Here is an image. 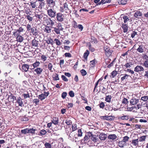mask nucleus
<instances>
[{"label": "nucleus", "instance_id": "3c124183", "mask_svg": "<svg viewBox=\"0 0 148 148\" xmlns=\"http://www.w3.org/2000/svg\"><path fill=\"white\" fill-rule=\"evenodd\" d=\"M132 65L131 62L127 63L124 65V66L126 68H130Z\"/></svg>", "mask_w": 148, "mask_h": 148}, {"label": "nucleus", "instance_id": "2eb2a0df", "mask_svg": "<svg viewBox=\"0 0 148 148\" xmlns=\"http://www.w3.org/2000/svg\"><path fill=\"white\" fill-rule=\"evenodd\" d=\"M100 118L102 119L110 121H112L113 119L112 116H101L100 117Z\"/></svg>", "mask_w": 148, "mask_h": 148}, {"label": "nucleus", "instance_id": "72a5a7b5", "mask_svg": "<svg viewBox=\"0 0 148 148\" xmlns=\"http://www.w3.org/2000/svg\"><path fill=\"white\" fill-rule=\"evenodd\" d=\"M47 133V132L46 131L42 129L40 130L39 134H38V135L40 136H43L45 135Z\"/></svg>", "mask_w": 148, "mask_h": 148}, {"label": "nucleus", "instance_id": "cd10ccee", "mask_svg": "<svg viewBox=\"0 0 148 148\" xmlns=\"http://www.w3.org/2000/svg\"><path fill=\"white\" fill-rule=\"evenodd\" d=\"M8 99H9L11 101H13L14 99L16 100V98L12 94H11L10 95L8 96Z\"/></svg>", "mask_w": 148, "mask_h": 148}, {"label": "nucleus", "instance_id": "79ce46f5", "mask_svg": "<svg viewBox=\"0 0 148 148\" xmlns=\"http://www.w3.org/2000/svg\"><path fill=\"white\" fill-rule=\"evenodd\" d=\"M137 50V51L140 53L143 52V46L142 45H139Z\"/></svg>", "mask_w": 148, "mask_h": 148}, {"label": "nucleus", "instance_id": "7c9ffc66", "mask_svg": "<svg viewBox=\"0 0 148 148\" xmlns=\"http://www.w3.org/2000/svg\"><path fill=\"white\" fill-rule=\"evenodd\" d=\"M44 1H40V3H39V5L38 7V8H39L41 9L44 8V7L46 3H45V2Z\"/></svg>", "mask_w": 148, "mask_h": 148}, {"label": "nucleus", "instance_id": "2f4dec72", "mask_svg": "<svg viewBox=\"0 0 148 148\" xmlns=\"http://www.w3.org/2000/svg\"><path fill=\"white\" fill-rule=\"evenodd\" d=\"M46 43L48 44H51L52 45L53 44V41L51 38H47L45 40Z\"/></svg>", "mask_w": 148, "mask_h": 148}, {"label": "nucleus", "instance_id": "bb28decb", "mask_svg": "<svg viewBox=\"0 0 148 148\" xmlns=\"http://www.w3.org/2000/svg\"><path fill=\"white\" fill-rule=\"evenodd\" d=\"M129 119V116L128 115H123L119 117V119H121L123 120H127Z\"/></svg>", "mask_w": 148, "mask_h": 148}, {"label": "nucleus", "instance_id": "6e6d98bb", "mask_svg": "<svg viewBox=\"0 0 148 148\" xmlns=\"http://www.w3.org/2000/svg\"><path fill=\"white\" fill-rule=\"evenodd\" d=\"M57 24V25L56 27L60 29L61 31H62L63 30V28L62 27L61 23H58Z\"/></svg>", "mask_w": 148, "mask_h": 148}, {"label": "nucleus", "instance_id": "09e8293b", "mask_svg": "<svg viewBox=\"0 0 148 148\" xmlns=\"http://www.w3.org/2000/svg\"><path fill=\"white\" fill-rule=\"evenodd\" d=\"M36 131L35 129H34L33 128L31 129H28V133H30L32 134H34L35 133V131Z\"/></svg>", "mask_w": 148, "mask_h": 148}, {"label": "nucleus", "instance_id": "0e129e2a", "mask_svg": "<svg viewBox=\"0 0 148 148\" xmlns=\"http://www.w3.org/2000/svg\"><path fill=\"white\" fill-rule=\"evenodd\" d=\"M117 74V72L116 71H113L111 73V75L112 78L114 77Z\"/></svg>", "mask_w": 148, "mask_h": 148}, {"label": "nucleus", "instance_id": "4be33fe9", "mask_svg": "<svg viewBox=\"0 0 148 148\" xmlns=\"http://www.w3.org/2000/svg\"><path fill=\"white\" fill-rule=\"evenodd\" d=\"M107 137V135L104 133H101L99 135V138L101 140H105Z\"/></svg>", "mask_w": 148, "mask_h": 148}, {"label": "nucleus", "instance_id": "4468645a", "mask_svg": "<svg viewBox=\"0 0 148 148\" xmlns=\"http://www.w3.org/2000/svg\"><path fill=\"white\" fill-rule=\"evenodd\" d=\"M43 17V15L41 13L40 14L35 13L34 16H33V17H35L37 20L39 21L42 20Z\"/></svg>", "mask_w": 148, "mask_h": 148}, {"label": "nucleus", "instance_id": "c85d7f7f", "mask_svg": "<svg viewBox=\"0 0 148 148\" xmlns=\"http://www.w3.org/2000/svg\"><path fill=\"white\" fill-rule=\"evenodd\" d=\"M122 27L124 32L125 33L127 32L128 31V26L126 24H122Z\"/></svg>", "mask_w": 148, "mask_h": 148}, {"label": "nucleus", "instance_id": "e2e57ef3", "mask_svg": "<svg viewBox=\"0 0 148 148\" xmlns=\"http://www.w3.org/2000/svg\"><path fill=\"white\" fill-rule=\"evenodd\" d=\"M47 59V57L45 55H42L41 56V59L42 60L43 62H45Z\"/></svg>", "mask_w": 148, "mask_h": 148}, {"label": "nucleus", "instance_id": "f257e3e1", "mask_svg": "<svg viewBox=\"0 0 148 148\" xmlns=\"http://www.w3.org/2000/svg\"><path fill=\"white\" fill-rule=\"evenodd\" d=\"M47 9V14L49 17L51 18H53L56 16L57 14L56 11L53 8Z\"/></svg>", "mask_w": 148, "mask_h": 148}, {"label": "nucleus", "instance_id": "dca6fc26", "mask_svg": "<svg viewBox=\"0 0 148 148\" xmlns=\"http://www.w3.org/2000/svg\"><path fill=\"white\" fill-rule=\"evenodd\" d=\"M29 68V65L27 64H23L22 66V71L27 72Z\"/></svg>", "mask_w": 148, "mask_h": 148}, {"label": "nucleus", "instance_id": "680f3d73", "mask_svg": "<svg viewBox=\"0 0 148 148\" xmlns=\"http://www.w3.org/2000/svg\"><path fill=\"white\" fill-rule=\"evenodd\" d=\"M22 95L23 96L24 99H26L27 98H29L30 96L29 93L27 92V94L24 93Z\"/></svg>", "mask_w": 148, "mask_h": 148}, {"label": "nucleus", "instance_id": "ddd939ff", "mask_svg": "<svg viewBox=\"0 0 148 148\" xmlns=\"http://www.w3.org/2000/svg\"><path fill=\"white\" fill-rule=\"evenodd\" d=\"M138 102V99L135 98H133L131 99L130 101V103L132 105L136 104H137Z\"/></svg>", "mask_w": 148, "mask_h": 148}, {"label": "nucleus", "instance_id": "9b49d317", "mask_svg": "<svg viewBox=\"0 0 148 148\" xmlns=\"http://www.w3.org/2000/svg\"><path fill=\"white\" fill-rule=\"evenodd\" d=\"M14 36L16 37V40L17 41L21 42L23 40V38L21 36L19 35L18 34H14Z\"/></svg>", "mask_w": 148, "mask_h": 148}, {"label": "nucleus", "instance_id": "473e14b6", "mask_svg": "<svg viewBox=\"0 0 148 148\" xmlns=\"http://www.w3.org/2000/svg\"><path fill=\"white\" fill-rule=\"evenodd\" d=\"M17 102L19 106H22L23 104V102L22 101L21 98L20 97H19L17 99Z\"/></svg>", "mask_w": 148, "mask_h": 148}, {"label": "nucleus", "instance_id": "774afa93", "mask_svg": "<svg viewBox=\"0 0 148 148\" xmlns=\"http://www.w3.org/2000/svg\"><path fill=\"white\" fill-rule=\"evenodd\" d=\"M123 18L124 20V22L125 23H126L129 20V18L128 17L125 16H123Z\"/></svg>", "mask_w": 148, "mask_h": 148}, {"label": "nucleus", "instance_id": "603ef678", "mask_svg": "<svg viewBox=\"0 0 148 148\" xmlns=\"http://www.w3.org/2000/svg\"><path fill=\"white\" fill-rule=\"evenodd\" d=\"M54 41L55 42V43L56 44V45L58 46L60 45H61L60 41L58 39L55 38L54 40Z\"/></svg>", "mask_w": 148, "mask_h": 148}, {"label": "nucleus", "instance_id": "a19ab883", "mask_svg": "<svg viewBox=\"0 0 148 148\" xmlns=\"http://www.w3.org/2000/svg\"><path fill=\"white\" fill-rule=\"evenodd\" d=\"M140 99L144 101L147 102L148 101V96L145 95L141 97Z\"/></svg>", "mask_w": 148, "mask_h": 148}, {"label": "nucleus", "instance_id": "39448f33", "mask_svg": "<svg viewBox=\"0 0 148 148\" xmlns=\"http://www.w3.org/2000/svg\"><path fill=\"white\" fill-rule=\"evenodd\" d=\"M103 49L105 51V53L106 56H109L111 54L112 51L110 49L108 46L105 45L103 47Z\"/></svg>", "mask_w": 148, "mask_h": 148}, {"label": "nucleus", "instance_id": "c03bdc74", "mask_svg": "<svg viewBox=\"0 0 148 148\" xmlns=\"http://www.w3.org/2000/svg\"><path fill=\"white\" fill-rule=\"evenodd\" d=\"M48 67L49 70L51 72L53 71L52 70V68H53V66L52 63H49L48 64Z\"/></svg>", "mask_w": 148, "mask_h": 148}, {"label": "nucleus", "instance_id": "f8f14e48", "mask_svg": "<svg viewBox=\"0 0 148 148\" xmlns=\"http://www.w3.org/2000/svg\"><path fill=\"white\" fill-rule=\"evenodd\" d=\"M144 70V68L141 66L138 65L134 68V71L136 72L143 71Z\"/></svg>", "mask_w": 148, "mask_h": 148}, {"label": "nucleus", "instance_id": "412c9836", "mask_svg": "<svg viewBox=\"0 0 148 148\" xmlns=\"http://www.w3.org/2000/svg\"><path fill=\"white\" fill-rule=\"evenodd\" d=\"M142 13L140 11H137L134 14V16L137 18H140L142 16Z\"/></svg>", "mask_w": 148, "mask_h": 148}, {"label": "nucleus", "instance_id": "37998d69", "mask_svg": "<svg viewBox=\"0 0 148 148\" xmlns=\"http://www.w3.org/2000/svg\"><path fill=\"white\" fill-rule=\"evenodd\" d=\"M91 139L94 142H97L98 140V138L96 136L92 135V136H91Z\"/></svg>", "mask_w": 148, "mask_h": 148}, {"label": "nucleus", "instance_id": "052dcab7", "mask_svg": "<svg viewBox=\"0 0 148 148\" xmlns=\"http://www.w3.org/2000/svg\"><path fill=\"white\" fill-rule=\"evenodd\" d=\"M143 66L145 68H148V60L144 61L143 64Z\"/></svg>", "mask_w": 148, "mask_h": 148}, {"label": "nucleus", "instance_id": "f3484780", "mask_svg": "<svg viewBox=\"0 0 148 148\" xmlns=\"http://www.w3.org/2000/svg\"><path fill=\"white\" fill-rule=\"evenodd\" d=\"M30 32L32 33L33 35L35 36L38 35V31L35 27H32V29L30 31Z\"/></svg>", "mask_w": 148, "mask_h": 148}, {"label": "nucleus", "instance_id": "ea45409f", "mask_svg": "<svg viewBox=\"0 0 148 148\" xmlns=\"http://www.w3.org/2000/svg\"><path fill=\"white\" fill-rule=\"evenodd\" d=\"M112 98V97L110 95L106 96L105 98V101L108 102H110L111 101V99Z\"/></svg>", "mask_w": 148, "mask_h": 148}, {"label": "nucleus", "instance_id": "8fccbe9b", "mask_svg": "<svg viewBox=\"0 0 148 148\" xmlns=\"http://www.w3.org/2000/svg\"><path fill=\"white\" fill-rule=\"evenodd\" d=\"M25 12L27 15L31 14L30 13L31 12L30 9L29 8H27L25 10Z\"/></svg>", "mask_w": 148, "mask_h": 148}, {"label": "nucleus", "instance_id": "4d7b16f0", "mask_svg": "<svg viewBox=\"0 0 148 148\" xmlns=\"http://www.w3.org/2000/svg\"><path fill=\"white\" fill-rule=\"evenodd\" d=\"M28 130V128H26L23 130H22L21 131V133L22 134H28V132H27Z\"/></svg>", "mask_w": 148, "mask_h": 148}, {"label": "nucleus", "instance_id": "e433bc0d", "mask_svg": "<svg viewBox=\"0 0 148 148\" xmlns=\"http://www.w3.org/2000/svg\"><path fill=\"white\" fill-rule=\"evenodd\" d=\"M30 15H31V14L26 15L25 16V18L29 21V22L32 21L33 20V17L30 16Z\"/></svg>", "mask_w": 148, "mask_h": 148}, {"label": "nucleus", "instance_id": "6e6552de", "mask_svg": "<svg viewBox=\"0 0 148 148\" xmlns=\"http://www.w3.org/2000/svg\"><path fill=\"white\" fill-rule=\"evenodd\" d=\"M37 1H33L32 0H30V5L31 6V8L32 9H34L36 10L38 8L37 7V5L36 4V2Z\"/></svg>", "mask_w": 148, "mask_h": 148}, {"label": "nucleus", "instance_id": "69168bd1", "mask_svg": "<svg viewBox=\"0 0 148 148\" xmlns=\"http://www.w3.org/2000/svg\"><path fill=\"white\" fill-rule=\"evenodd\" d=\"M34 103H35V105H38L39 102V101L38 99H35L33 100Z\"/></svg>", "mask_w": 148, "mask_h": 148}, {"label": "nucleus", "instance_id": "6ab92c4d", "mask_svg": "<svg viewBox=\"0 0 148 148\" xmlns=\"http://www.w3.org/2000/svg\"><path fill=\"white\" fill-rule=\"evenodd\" d=\"M121 76H122L121 79L122 81H124L125 80H126V79H127L129 77H130V75L126 74H122L121 75Z\"/></svg>", "mask_w": 148, "mask_h": 148}, {"label": "nucleus", "instance_id": "de8ad7c7", "mask_svg": "<svg viewBox=\"0 0 148 148\" xmlns=\"http://www.w3.org/2000/svg\"><path fill=\"white\" fill-rule=\"evenodd\" d=\"M38 97L39 99H40L41 101L44 99L46 98L45 95H44L43 94H42L41 95H39Z\"/></svg>", "mask_w": 148, "mask_h": 148}, {"label": "nucleus", "instance_id": "f03ea898", "mask_svg": "<svg viewBox=\"0 0 148 148\" xmlns=\"http://www.w3.org/2000/svg\"><path fill=\"white\" fill-rule=\"evenodd\" d=\"M60 11L62 12L69 13H71V11L68 8L66 3H64L63 5L60 7Z\"/></svg>", "mask_w": 148, "mask_h": 148}, {"label": "nucleus", "instance_id": "a878e982", "mask_svg": "<svg viewBox=\"0 0 148 148\" xmlns=\"http://www.w3.org/2000/svg\"><path fill=\"white\" fill-rule=\"evenodd\" d=\"M75 27L79 29L80 30V31H82L83 28V27L82 25L79 24L77 25V23L75 21Z\"/></svg>", "mask_w": 148, "mask_h": 148}, {"label": "nucleus", "instance_id": "13d9d810", "mask_svg": "<svg viewBox=\"0 0 148 148\" xmlns=\"http://www.w3.org/2000/svg\"><path fill=\"white\" fill-rule=\"evenodd\" d=\"M21 120L22 121H28L29 119L27 117L25 116L21 118Z\"/></svg>", "mask_w": 148, "mask_h": 148}, {"label": "nucleus", "instance_id": "c756f323", "mask_svg": "<svg viewBox=\"0 0 148 148\" xmlns=\"http://www.w3.org/2000/svg\"><path fill=\"white\" fill-rule=\"evenodd\" d=\"M138 139L133 140L132 144L134 146H136L138 145Z\"/></svg>", "mask_w": 148, "mask_h": 148}, {"label": "nucleus", "instance_id": "58836bf2", "mask_svg": "<svg viewBox=\"0 0 148 148\" xmlns=\"http://www.w3.org/2000/svg\"><path fill=\"white\" fill-rule=\"evenodd\" d=\"M40 64V63L39 62L36 61L35 62L33 63L32 65L34 68H37L39 66Z\"/></svg>", "mask_w": 148, "mask_h": 148}, {"label": "nucleus", "instance_id": "7ed1b4c3", "mask_svg": "<svg viewBox=\"0 0 148 148\" xmlns=\"http://www.w3.org/2000/svg\"><path fill=\"white\" fill-rule=\"evenodd\" d=\"M46 4L47 6L46 8L48 9L49 7H53L55 5V2L54 0H46Z\"/></svg>", "mask_w": 148, "mask_h": 148}, {"label": "nucleus", "instance_id": "5fc2aeb1", "mask_svg": "<svg viewBox=\"0 0 148 148\" xmlns=\"http://www.w3.org/2000/svg\"><path fill=\"white\" fill-rule=\"evenodd\" d=\"M27 30L29 32H30L32 30V27L31 25L29 24H28L27 25Z\"/></svg>", "mask_w": 148, "mask_h": 148}, {"label": "nucleus", "instance_id": "4c0bfd02", "mask_svg": "<svg viewBox=\"0 0 148 148\" xmlns=\"http://www.w3.org/2000/svg\"><path fill=\"white\" fill-rule=\"evenodd\" d=\"M24 28L22 27H20L18 29H17L15 32L14 33V34H17V32H18L19 33L23 32L24 31Z\"/></svg>", "mask_w": 148, "mask_h": 148}, {"label": "nucleus", "instance_id": "0eeeda50", "mask_svg": "<svg viewBox=\"0 0 148 148\" xmlns=\"http://www.w3.org/2000/svg\"><path fill=\"white\" fill-rule=\"evenodd\" d=\"M75 139L77 138V137H81L82 136V133L81 130L80 129L78 130H75Z\"/></svg>", "mask_w": 148, "mask_h": 148}, {"label": "nucleus", "instance_id": "bf43d9fd", "mask_svg": "<svg viewBox=\"0 0 148 148\" xmlns=\"http://www.w3.org/2000/svg\"><path fill=\"white\" fill-rule=\"evenodd\" d=\"M54 29V31L57 34H60V29H58L56 27H53Z\"/></svg>", "mask_w": 148, "mask_h": 148}, {"label": "nucleus", "instance_id": "9d476101", "mask_svg": "<svg viewBox=\"0 0 148 148\" xmlns=\"http://www.w3.org/2000/svg\"><path fill=\"white\" fill-rule=\"evenodd\" d=\"M43 30L46 34H49L51 32V27L50 26H49L47 25L45 26Z\"/></svg>", "mask_w": 148, "mask_h": 148}, {"label": "nucleus", "instance_id": "864d4df0", "mask_svg": "<svg viewBox=\"0 0 148 148\" xmlns=\"http://www.w3.org/2000/svg\"><path fill=\"white\" fill-rule=\"evenodd\" d=\"M44 145L46 148H51L52 147L51 145L47 142L45 143Z\"/></svg>", "mask_w": 148, "mask_h": 148}, {"label": "nucleus", "instance_id": "338daca9", "mask_svg": "<svg viewBox=\"0 0 148 148\" xmlns=\"http://www.w3.org/2000/svg\"><path fill=\"white\" fill-rule=\"evenodd\" d=\"M91 42H93L95 43H97V41L96 39L93 36H92L91 37Z\"/></svg>", "mask_w": 148, "mask_h": 148}, {"label": "nucleus", "instance_id": "5701e85b", "mask_svg": "<svg viewBox=\"0 0 148 148\" xmlns=\"http://www.w3.org/2000/svg\"><path fill=\"white\" fill-rule=\"evenodd\" d=\"M109 139L113 140L117 138L115 134H110L108 136Z\"/></svg>", "mask_w": 148, "mask_h": 148}, {"label": "nucleus", "instance_id": "a18cd8bd", "mask_svg": "<svg viewBox=\"0 0 148 148\" xmlns=\"http://www.w3.org/2000/svg\"><path fill=\"white\" fill-rule=\"evenodd\" d=\"M89 54V51L88 50H86L84 54V58L85 59H87Z\"/></svg>", "mask_w": 148, "mask_h": 148}, {"label": "nucleus", "instance_id": "20e7f679", "mask_svg": "<svg viewBox=\"0 0 148 148\" xmlns=\"http://www.w3.org/2000/svg\"><path fill=\"white\" fill-rule=\"evenodd\" d=\"M56 15V20L58 21L62 22L64 21V15L61 12L57 13Z\"/></svg>", "mask_w": 148, "mask_h": 148}, {"label": "nucleus", "instance_id": "aec40b11", "mask_svg": "<svg viewBox=\"0 0 148 148\" xmlns=\"http://www.w3.org/2000/svg\"><path fill=\"white\" fill-rule=\"evenodd\" d=\"M91 136H92V134L91 133H87L84 138V141H88L91 138Z\"/></svg>", "mask_w": 148, "mask_h": 148}, {"label": "nucleus", "instance_id": "393cba45", "mask_svg": "<svg viewBox=\"0 0 148 148\" xmlns=\"http://www.w3.org/2000/svg\"><path fill=\"white\" fill-rule=\"evenodd\" d=\"M47 25H50L52 27L54 24L55 23L50 18H49L47 21Z\"/></svg>", "mask_w": 148, "mask_h": 148}, {"label": "nucleus", "instance_id": "f704fd0d", "mask_svg": "<svg viewBox=\"0 0 148 148\" xmlns=\"http://www.w3.org/2000/svg\"><path fill=\"white\" fill-rule=\"evenodd\" d=\"M126 145V143L122 140L119 141L118 143V145L120 147H123Z\"/></svg>", "mask_w": 148, "mask_h": 148}, {"label": "nucleus", "instance_id": "423d86ee", "mask_svg": "<svg viewBox=\"0 0 148 148\" xmlns=\"http://www.w3.org/2000/svg\"><path fill=\"white\" fill-rule=\"evenodd\" d=\"M31 45L34 49H37L38 47H39L40 46L39 41L36 40L35 39L32 41Z\"/></svg>", "mask_w": 148, "mask_h": 148}, {"label": "nucleus", "instance_id": "b1692460", "mask_svg": "<svg viewBox=\"0 0 148 148\" xmlns=\"http://www.w3.org/2000/svg\"><path fill=\"white\" fill-rule=\"evenodd\" d=\"M59 75L58 73H55L53 74L52 76V78L53 79L54 81L58 80H59Z\"/></svg>", "mask_w": 148, "mask_h": 148}, {"label": "nucleus", "instance_id": "49530a36", "mask_svg": "<svg viewBox=\"0 0 148 148\" xmlns=\"http://www.w3.org/2000/svg\"><path fill=\"white\" fill-rule=\"evenodd\" d=\"M147 137V136H143L140 137L139 138V141L140 142H143L145 141Z\"/></svg>", "mask_w": 148, "mask_h": 148}, {"label": "nucleus", "instance_id": "c9c22d12", "mask_svg": "<svg viewBox=\"0 0 148 148\" xmlns=\"http://www.w3.org/2000/svg\"><path fill=\"white\" fill-rule=\"evenodd\" d=\"M118 3L119 4L124 5L127 3V0H118Z\"/></svg>", "mask_w": 148, "mask_h": 148}, {"label": "nucleus", "instance_id": "1a4fd4ad", "mask_svg": "<svg viewBox=\"0 0 148 148\" xmlns=\"http://www.w3.org/2000/svg\"><path fill=\"white\" fill-rule=\"evenodd\" d=\"M34 71L36 74L38 76L40 75L43 71V69L42 68L38 67L35 69Z\"/></svg>", "mask_w": 148, "mask_h": 148}, {"label": "nucleus", "instance_id": "a211bd4d", "mask_svg": "<svg viewBox=\"0 0 148 148\" xmlns=\"http://www.w3.org/2000/svg\"><path fill=\"white\" fill-rule=\"evenodd\" d=\"M51 122L55 125H58L59 123V120L58 117H53V119L51 120Z\"/></svg>", "mask_w": 148, "mask_h": 148}]
</instances>
